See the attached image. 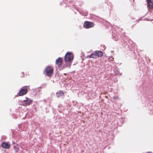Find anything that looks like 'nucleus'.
<instances>
[{
    "mask_svg": "<svg viewBox=\"0 0 153 153\" xmlns=\"http://www.w3.org/2000/svg\"><path fill=\"white\" fill-rule=\"evenodd\" d=\"M62 62V59L61 58H58L56 61V63L58 65H60Z\"/></svg>",
    "mask_w": 153,
    "mask_h": 153,
    "instance_id": "nucleus-9",
    "label": "nucleus"
},
{
    "mask_svg": "<svg viewBox=\"0 0 153 153\" xmlns=\"http://www.w3.org/2000/svg\"><path fill=\"white\" fill-rule=\"evenodd\" d=\"M1 146L3 148L7 149H9L10 146V144L6 142L2 143Z\"/></svg>",
    "mask_w": 153,
    "mask_h": 153,
    "instance_id": "nucleus-6",
    "label": "nucleus"
},
{
    "mask_svg": "<svg viewBox=\"0 0 153 153\" xmlns=\"http://www.w3.org/2000/svg\"><path fill=\"white\" fill-rule=\"evenodd\" d=\"M148 3V6L150 8L153 7V0H147Z\"/></svg>",
    "mask_w": 153,
    "mask_h": 153,
    "instance_id": "nucleus-8",
    "label": "nucleus"
},
{
    "mask_svg": "<svg viewBox=\"0 0 153 153\" xmlns=\"http://www.w3.org/2000/svg\"><path fill=\"white\" fill-rule=\"evenodd\" d=\"M74 58V56L72 53L70 52L67 53L65 57V61L71 62L72 61Z\"/></svg>",
    "mask_w": 153,
    "mask_h": 153,
    "instance_id": "nucleus-1",
    "label": "nucleus"
},
{
    "mask_svg": "<svg viewBox=\"0 0 153 153\" xmlns=\"http://www.w3.org/2000/svg\"><path fill=\"white\" fill-rule=\"evenodd\" d=\"M27 93V87L26 86L24 87L19 92L20 96H22L26 94Z\"/></svg>",
    "mask_w": 153,
    "mask_h": 153,
    "instance_id": "nucleus-4",
    "label": "nucleus"
},
{
    "mask_svg": "<svg viewBox=\"0 0 153 153\" xmlns=\"http://www.w3.org/2000/svg\"><path fill=\"white\" fill-rule=\"evenodd\" d=\"M45 71L47 75L48 76H50L52 74L53 72V70L51 67H48L46 68Z\"/></svg>",
    "mask_w": 153,
    "mask_h": 153,
    "instance_id": "nucleus-3",
    "label": "nucleus"
},
{
    "mask_svg": "<svg viewBox=\"0 0 153 153\" xmlns=\"http://www.w3.org/2000/svg\"><path fill=\"white\" fill-rule=\"evenodd\" d=\"M63 94L64 93L62 91H58L56 93V95L58 97L60 96H62Z\"/></svg>",
    "mask_w": 153,
    "mask_h": 153,
    "instance_id": "nucleus-10",
    "label": "nucleus"
},
{
    "mask_svg": "<svg viewBox=\"0 0 153 153\" xmlns=\"http://www.w3.org/2000/svg\"><path fill=\"white\" fill-rule=\"evenodd\" d=\"M94 26V24L90 22H85L84 24V27L86 28L91 27Z\"/></svg>",
    "mask_w": 153,
    "mask_h": 153,
    "instance_id": "nucleus-2",
    "label": "nucleus"
},
{
    "mask_svg": "<svg viewBox=\"0 0 153 153\" xmlns=\"http://www.w3.org/2000/svg\"><path fill=\"white\" fill-rule=\"evenodd\" d=\"M94 52L96 56L98 57H102L103 55L102 52L101 51H96Z\"/></svg>",
    "mask_w": 153,
    "mask_h": 153,
    "instance_id": "nucleus-7",
    "label": "nucleus"
},
{
    "mask_svg": "<svg viewBox=\"0 0 153 153\" xmlns=\"http://www.w3.org/2000/svg\"><path fill=\"white\" fill-rule=\"evenodd\" d=\"M14 149L16 152H18L19 150V148L17 146H14Z\"/></svg>",
    "mask_w": 153,
    "mask_h": 153,
    "instance_id": "nucleus-12",
    "label": "nucleus"
},
{
    "mask_svg": "<svg viewBox=\"0 0 153 153\" xmlns=\"http://www.w3.org/2000/svg\"><path fill=\"white\" fill-rule=\"evenodd\" d=\"M96 55L95 53V52L94 53H92L89 56H88L87 57H89L90 58H96Z\"/></svg>",
    "mask_w": 153,
    "mask_h": 153,
    "instance_id": "nucleus-11",
    "label": "nucleus"
},
{
    "mask_svg": "<svg viewBox=\"0 0 153 153\" xmlns=\"http://www.w3.org/2000/svg\"><path fill=\"white\" fill-rule=\"evenodd\" d=\"M32 102V100L26 98V100H23V105H24L26 106L30 105Z\"/></svg>",
    "mask_w": 153,
    "mask_h": 153,
    "instance_id": "nucleus-5",
    "label": "nucleus"
}]
</instances>
